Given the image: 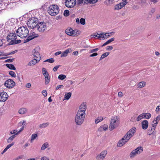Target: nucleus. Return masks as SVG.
I'll list each match as a JSON object with an SVG mask.
<instances>
[{
	"mask_svg": "<svg viewBox=\"0 0 160 160\" xmlns=\"http://www.w3.org/2000/svg\"><path fill=\"white\" fill-rule=\"evenodd\" d=\"M158 2L157 0H149L148 3L150 4H152V2L155 3Z\"/></svg>",
	"mask_w": 160,
	"mask_h": 160,
	"instance_id": "48",
	"label": "nucleus"
},
{
	"mask_svg": "<svg viewBox=\"0 0 160 160\" xmlns=\"http://www.w3.org/2000/svg\"><path fill=\"white\" fill-rule=\"evenodd\" d=\"M65 3L67 7L72 8L75 5L76 1V0H66Z\"/></svg>",
	"mask_w": 160,
	"mask_h": 160,
	"instance_id": "11",
	"label": "nucleus"
},
{
	"mask_svg": "<svg viewBox=\"0 0 160 160\" xmlns=\"http://www.w3.org/2000/svg\"><path fill=\"white\" fill-rule=\"evenodd\" d=\"M10 148V144L8 145L6 148L3 150V151L1 152V154H2L5 152L7 150Z\"/></svg>",
	"mask_w": 160,
	"mask_h": 160,
	"instance_id": "46",
	"label": "nucleus"
},
{
	"mask_svg": "<svg viewBox=\"0 0 160 160\" xmlns=\"http://www.w3.org/2000/svg\"><path fill=\"white\" fill-rule=\"evenodd\" d=\"M143 117L142 113L137 117L136 118V120L137 121H139L143 118H144Z\"/></svg>",
	"mask_w": 160,
	"mask_h": 160,
	"instance_id": "38",
	"label": "nucleus"
},
{
	"mask_svg": "<svg viewBox=\"0 0 160 160\" xmlns=\"http://www.w3.org/2000/svg\"><path fill=\"white\" fill-rule=\"evenodd\" d=\"M49 124V123L48 122H46V123H43L42 124H40L39 127L41 128H45L47 127Z\"/></svg>",
	"mask_w": 160,
	"mask_h": 160,
	"instance_id": "32",
	"label": "nucleus"
},
{
	"mask_svg": "<svg viewBox=\"0 0 160 160\" xmlns=\"http://www.w3.org/2000/svg\"><path fill=\"white\" fill-rule=\"evenodd\" d=\"M129 140L125 136L121 140H120L117 144L118 147H120L125 144Z\"/></svg>",
	"mask_w": 160,
	"mask_h": 160,
	"instance_id": "13",
	"label": "nucleus"
},
{
	"mask_svg": "<svg viewBox=\"0 0 160 160\" xmlns=\"http://www.w3.org/2000/svg\"><path fill=\"white\" fill-rule=\"evenodd\" d=\"M42 74L45 77L49 76V74L45 68H42Z\"/></svg>",
	"mask_w": 160,
	"mask_h": 160,
	"instance_id": "34",
	"label": "nucleus"
},
{
	"mask_svg": "<svg viewBox=\"0 0 160 160\" xmlns=\"http://www.w3.org/2000/svg\"><path fill=\"white\" fill-rule=\"evenodd\" d=\"M108 32L104 33V32H101V34H99L101 36H99V37H101V40H104L107 39L110 37V35H109Z\"/></svg>",
	"mask_w": 160,
	"mask_h": 160,
	"instance_id": "18",
	"label": "nucleus"
},
{
	"mask_svg": "<svg viewBox=\"0 0 160 160\" xmlns=\"http://www.w3.org/2000/svg\"><path fill=\"white\" fill-rule=\"evenodd\" d=\"M63 86L62 85H58V86L56 87V90H57L60 88H61L62 87L63 88Z\"/></svg>",
	"mask_w": 160,
	"mask_h": 160,
	"instance_id": "58",
	"label": "nucleus"
},
{
	"mask_svg": "<svg viewBox=\"0 0 160 160\" xmlns=\"http://www.w3.org/2000/svg\"><path fill=\"white\" fill-rule=\"evenodd\" d=\"M160 111V106H158L156 109V112H158Z\"/></svg>",
	"mask_w": 160,
	"mask_h": 160,
	"instance_id": "59",
	"label": "nucleus"
},
{
	"mask_svg": "<svg viewBox=\"0 0 160 160\" xmlns=\"http://www.w3.org/2000/svg\"><path fill=\"white\" fill-rule=\"evenodd\" d=\"M60 65H58L57 66L55 67L53 69V70L54 72H56L57 71L58 69L59 68V67H60Z\"/></svg>",
	"mask_w": 160,
	"mask_h": 160,
	"instance_id": "56",
	"label": "nucleus"
},
{
	"mask_svg": "<svg viewBox=\"0 0 160 160\" xmlns=\"http://www.w3.org/2000/svg\"><path fill=\"white\" fill-rule=\"evenodd\" d=\"M61 53H62V52L61 51H58V52H55V56H58L59 54H60Z\"/></svg>",
	"mask_w": 160,
	"mask_h": 160,
	"instance_id": "61",
	"label": "nucleus"
},
{
	"mask_svg": "<svg viewBox=\"0 0 160 160\" xmlns=\"http://www.w3.org/2000/svg\"><path fill=\"white\" fill-rule=\"evenodd\" d=\"M16 135V134H15L13 135L12 136H11V140H13L15 138Z\"/></svg>",
	"mask_w": 160,
	"mask_h": 160,
	"instance_id": "64",
	"label": "nucleus"
},
{
	"mask_svg": "<svg viewBox=\"0 0 160 160\" xmlns=\"http://www.w3.org/2000/svg\"><path fill=\"white\" fill-rule=\"evenodd\" d=\"M41 160H49L48 158L46 156H44L41 158Z\"/></svg>",
	"mask_w": 160,
	"mask_h": 160,
	"instance_id": "55",
	"label": "nucleus"
},
{
	"mask_svg": "<svg viewBox=\"0 0 160 160\" xmlns=\"http://www.w3.org/2000/svg\"><path fill=\"white\" fill-rule=\"evenodd\" d=\"M24 126H23L19 130V131H18L17 133H16V135H18L19 133H20V132H21L23 130V129H24Z\"/></svg>",
	"mask_w": 160,
	"mask_h": 160,
	"instance_id": "53",
	"label": "nucleus"
},
{
	"mask_svg": "<svg viewBox=\"0 0 160 160\" xmlns=\"http://www.w3.org/2000/svg\"><path fill=\"white\" fill-rule=\"evenodd\" d=\"M16 68L14 67V66L11 64V70H16Z\"/></svg>",
	"mask_w": 160,
	"mask_h": 160,
	"instance_id": "57",
	"label": "nucleus"
},
{
	"mask_svg": "<svg viewBox=\"0 0 160 160\" xmlns=\"http://www.w3.org/2000/svg\"><path fill=\"white\" fill-rule=\"evenodd\" d=\"M45 83L46 84H48L49 82H50V78L48 76H47V77H45Z\"/></svg>",
	"mask_w": 160,
	"mask_h": 160,
	"instance_id": "41",
	"label": "nucleus"
},
{
	"mask_svg": "<svg viewBox=\"0 0 160 160\" xmlns=\"http://www.w3.org/2000/svg\"><path fill=\"white\" fill-rule=\"evenodd\" d=\"M78 31L77 30H73L71 28H68L65 31L66 34L72 37H75L78 36L77 32Z\"/></svg>",
	"mask_w": 160,
	"mask_h": 160,
	"instance_id": "8",
	"label": "nucleus"
},
{
	"mask_svg": "<svg viewBox=\"0 0 160 160\" xmlns=\"http://www.w3.org/2000/svg\"><path fill=\"white\" fill-rule=\"evenodd\" d=\"M17 132H17V130H13V131L12 132H11V134H15L16 133H17Z\"/></svg>",
	"mask_w": 160,
	"mask_h": 160,
	"instance_id": "62",
	"label": "nucleus"
},
{
	"mask_svg": "<svg viewBox=\"0 0 160 160\" xmlns=\"http://www.w3.org/2000/svg\"><path fill=\"white\" fill-rule=\"evenodd\" d=\"M146 84V83L144 82H139L138 84V87L139 88H142L144 87Z\"/></svg>",
	"mask_w": 160,
	"mask_h": 160,
	"instance_id": "33",
	"label": "nucleus"
},
{
	"mask_svg": "<svg viewBox=\"0 0 160 160\" xmlns=\"http://www.w3.org/2000/svg\"><path fill=\"white\" fill-rule=\"evenodd\" d=\"M10 82V79H9L6 81L4 83L5 86L9 88H10V84H9Z\"/></svg>",
	"mask_w": 160,
	"mask_h": 160,
	"instance_id": "36",
	"label": "nucleus"
},
{
	"mask_svg": "<svg viewBox=\"0 0 160 160\" xmlns=\"http://www.w3.org/2000/svg\"><path fill=\"white\" fill-rule=\"evenodd\" d=\"M36 28L39 32H43L47 28L46 23L43 22L38 23Z\"/></svg>",
	"mask_w": 160,
	"mask_h": 160,
	"instance_id": "7",
	"label": "nucleus"
},
{
	"mask_svg": "<svg viewBox=\"0 0 160 160\" xmlns=\"http://www.w3.org/2000/svg\"><path fill=\"white\" fill-rule=\"evenodd\" d=\"M109 54V52H106L103 54L101 56V57L99 59V60H101L102 59L104 58L107 57Z\"/></svg>",
	"mask_w": 160,
	"mask_h": 160,
	"instance_id": "35",
	"label": "nucleus"
},
{
	"mask_svg": "<svg viewBox=\"0 0 160 160\" xmlns=\"http://www.w3.org/2000/svg\"><path fill=\"white\" fill-rule=\"evenodd\" d=\"M40 60L39 59L34 58V59L30 61L28 64V66H32L38 63L39 61Z\"/></svg>",
	"mask_w": 160,
	"mask_h": 160,
	"instance_id": "19",
	"label": "nucleus"
},
{
	"mask_svg": "<svg viewBox=\"0 0 160 160\" xmlns=\"http://www.w3.org/2000/svg\"><path fill=\"white\" fill-rule=\"evenodd\" d=\"M107 151L106 150H104L101 152L100 154H98L96 158L98 159H100L103 160L106 157L107 154Z\"/></svg>",
	"mask_w": 160,
	"mask_h": 160,
	"instance_id": "14",
	"label": "nucleus"
},
{
	"mask_svg": "<svg viewBox=\"0 0 160 160\" xmlns=\"http://www.w3.org/2000/svg\"><path fill=\"white\" fill-rule=\"evenodd\" d=\"M143 118L147 119H150L151 116V114L149 113H142Z\"/></svg>",
	"mask_w": 160,
	"mask_h": 160,
	"instance_id": "26",
	"label": "nucleus"
},
{
	"mask_svg": "<svg viewBox=\"0 0 160 160\" xmlns=\"http://www.w3.org/2000/svg\"><path fill=\"white\" fill-rule=\"evenodd\" d=\"M38 37V35H37V36H34V35H30V36L28 37L27 39L25 40L24 41V42L26 43V42H29L30 40L34 38H35L36 37Z\"/></svg>",
	"mask_w": 160,
	"mask_h": 160,
	"instance_id": "24",
	"label": "nucleus"
},
{
	"mask_svg": "<svg viewBox=\"0 0 160 160\" xmlns=\"http://www.w3.org/2000/svg\"><path fill=\"white\" fill-rule=\"evenodd\" d=\"M72 93L70 92H67L66 93L64 96V97L63 99V100H68L70 97H71Z\"/></svg>",
	"mask_w": 160,
	"mask_h": 160,
	"instance_id": "27",
	"label": "nucleus"
},
{
	"mask_svg": "<svg viewBox=\"0 0 160 160\" xmlns=\"http://www.w3.org/2000/svg\"><path fill=\"white\" fill-rule=\"evenodd\" d=\"M11 76L13 78H15L16 75L15 72L12 71H11Z\"/></svg>",
	"mask_w": 160,
	"mask_h": 160,
	"instance_id": "49",
	"label": "nucleus"
},
{
	"mask_svg": "<svg viewBox=\"0 0 160 160\" xmlns=\"http://www.w3.org/2000/svg\"><path fill=\"white\" fill-rule=\"evenodd\" d=\"M98 55V53H93L92 54H91L90 55V57H94L97 56Z\"/></svg>",
	"mask_w": 160,
	"mask_h": 160,
	"instance_id": "60",
	"label": "nucleus"
},
{
	"mask_svg": "<svg viewBox=\"0 0 160 160\" xmlns=\"http://www.w3.org/2000/svg\"><path fill=\"white\" fill-rule=\"evenodd\" d=\"M113 47L112 46H108L106 47V49L108 51H110L112 49Z\"/></svg>",
	"mask_w": 160,
	"mask_h": 160,
	"instance_id": "52",
	"label": "nucleus"
},
{
	"mask_svg": "<svg viewBox=\"0 0 160 160\" xmlns=\"http://www.w3.org/2000/svg\"><path fill=\"white\" fill-rule=\"evenodd\" d=\"M25 121L23 120L21 121L19 123V124L20 126L23 125V126H24V125H25Z\"/></svg>",
	"mask_w": 160,
	"mask_h": 160,
	"instance_id": "54",
	"label": "nucleus"
},
{
	"mask_svg": "<svg viewBox=\"0 0 160 160\" xmlns=\"http://www.w3.org/2000/svg\"><path fill=\"white\" fill-rule=\"evenodd\" d=\"M49 146V143L48 142H46L42 144L41 148V150H44Z\"/></svg>",
	"mask_w": 160,
	"mask_h": 160,
	"instance_id": "29",
	"label": "nucleus"
},
{
	"mask_svg": "<svg viewBox=\"0 0 160 160\" xmlns=\"http://www.w3.org/2000/svg\"><path fill=\"white\" fill-rule=\"evenodd\" d=\"M33 57L34 58H36L39 59V60L40 59V55L38 52V51L35 49H34L33 50Z\"/></svg>",
	"mask_w": 160,
	"mask_h": 160,
	"instance_id": "20",
	"label": "nucleus"
},
{
	"mask_svg": "<svg viewBox=\"0 0 160 160\" xmlns=\"http://www.w3.org/2000/svg\"><path fill=\"white\" fill-rule=\"evenodd\" d=\"M66 78V76L63 74H60L59 75L58 78L61 80H63Z\"/></svg>",
	"mask_w": 160,
	"mask_h": 160,
	"instance_id": "39",
	"label": "nucleus"
},
{
	"mask_svg": "<svg viewBox=\"0 0 160 160\" xmlns=\"http://www.w3.org/2000/svg\"><path fill=\"white\" fill-rule=\"evenodd\" d=\"M69 15V11L68 10H65L64 12V15L65 16H68Z\"/></svg>",
	"mask_w": 160,
	"mask_h": 160,
	"instance_id": "45",
	"label": "nucleus"
},
{
	"mask_svg": "<svg viewBox=\"0 0 160 160\" xmlns=\"http://www.w3.org/2000/svg\"><path fill=\"white\" fill-rule=\"evenodd\" d=\"M98 0H77V4H93L96 3Z\"/></svg>",
	"mask_w": 160,
	"mask_h": 160,
	"instance_id": "10",
	"label": "nucleus"
},
{
	"mask_svg": "<svg viewBox=\"0 0 160 160\" xmlns=\"http://www.w3.org/2000/svg\"><path fill=\"white\" fill-rule=\"evenodd\" d=\"M86 109V103L82 102L75 116V121L77 125H80L83 123L85 118Z\"/></svg>",
	"mask_w": 160,
	"mask_h": 160,
	"instance_id": "2",
	"label": "nucleus"
},
{
	"mask_svg": "<svg viewBox=\"0 0 160 160\" xmlns=\"http://www.w3.org/2000/svg\"><path fill=\"white\" fill-rule=\"evenodd\" d=\"M108 127L107 125H104L99 127L98 129V130L100 132L106 131L108 130Z\"/></svg>",
	"mask_w": 160,
	"mask_h": 160,
	"instance_id": "21",
	"label": "nucleus"
},
{
	"mask_svg": "<svg viewBox=\"0 0 160 160\" xmlns=\"http://www.w3.org/2000/svg\"><path fill=\"white\" fill-rule=\"evenodd\" d=\"M143 148L142 147H139L133 150L130 152L129 154L130 157L131 158H133L138 155L139 154L143 151Z\"/></svg>",
	"mask_w": 160,
	"mask_h": 160,
	"instance_id": "6",
	"label": "nucleus"
},
{
	"mask_svg": "<svg viewBox=\"0 0 160 160\" xmlns=\"http://www.w3.org/2000/svg\"><path fill=\"white\" fill-rule=\"evenodd\" d=\"M154 119V121H156V123L152 124V127L156 128L158 122L160 120V115L157 116Z\"/></svg>",
	"mask_w": 160,
	"mask_h": 160,
	"instance_id": "22",
	"label": "nucleus"
},
{
	"mask_svg": "<svg viewBox=\"0 0 160 160\" xmlns=\"http://www.w3.org/2000/svg\"><path fill=\"white\" fill-rule=\"evenodd\" d=\"M48 13L52 16H55L59 12V8L58 5H52L48 8Z\"/></svg>",
	"mask_w": 160,
	"mask_h": 160,
	"instance_id": "4",
	"label": "nucleus"
},
{
	"mask_svg": "<svg viewBox=\"0 0 160 160\" xmlns=\"http://www.w3.org/2000/svg\"><path fill=\"white\" fill-rule=\"evenodd\" d=\"M27 112V109L25 108H20L19 111L18 112L21 114H25Z\"/></svg>",
	"mask_w": 160,
	"mask_h": 160,
	"instance_id": "25",
	"label": "nucleus"
},
{
	"mask_svg": "<svg viewBox=\"0 0 160 160\" xmlns=\"http://www.w3.org/2000/svg\"><path fill=\"white\" fill-rule=\"evenodd\" d=\"M11 23H13V25H11V29L14 30L17 26V20L14 18L11 19Z\"/></svg>",
	"mask_w": 160,
	"mask_h": 160,
	"instance_id": "16",
	"label": "nucleus"
},
{
	"mask_svg": "<svg viewBox=\"0 0 160 160\" xmlns=\"http://www.w3.org/2000/svg\"><path fill=\"white\" fill-rule=\"evenodd\" d=\"M119 120L117 116L112 117L110 121L109 129L112 131L118 127L119 124Z\"/></svg>",
	"mask_w": 160,
	"mask_h": 160,
	"instance_id": "3",
	"label": "nucleus"
},
{
	"mask_svg": "<svg viewBox=\"0 0 160 160\" xmlns=\"http://www.w3.org/2000/svg\"><path fill=\"white\" fill-rule=\"evenodd\" d=\"M54 61V59L53 58H51L46 60L44 61V62H48L50 63H52Z\"/></svg>",
	"mask_w": 160,
	"mask_h": 160,
	"instance_id": "42",
	"label": "nucleus"
},
{
	"mask_svg": "<svg viewBox=\"0 0 160 160\" xmlns=\"http://www.w3.org/2000/svg\"><path fill=\"white\" fill-rule=\"evenodd\" d=\"M42 93L44 97H45L47 96V93L46 90H43L42 92Z\"/></svg>",
	"mask_w": 160,
	"mask_h": 160,
	"instance_id": "50",
	"label": "nucleus"
},
{
	"mask_svg": "<svg viewBox=\"0 0 160 160\" xmlns=\"http://www.w3.org/2000/svg\"><path fill=\"white\" fill-rule=\"evenodd\" d=\"M71 49L68 48L63 52L61 55V57H66L68 55V54L70 52Z\"/></svg>",
	"mask_w": 160,
	"mask_h": 160,
	"instance_id": "23",
	"label": "nucleus"
},
{
	"mask_svg": "<svg viewBox=\"0 0 160 160\" xmlns=\"http://www.w3.org/2000/svg\"><path fill=\"white\" fill-rule=\"evenodd\" d=\"M16 85L15 82L13 80L11 79V88L13 87Z\"/></svg>",
	"mask_w": 160,
	"mask_h": 160,
	"instance_id": "44",
	"label": "nucleus"
},
{
	"mask_svg": "<svg viewBox=\"0 0 160 160\" xmlns=\"http://www.w3.org/2000/svg\"><path fill=\"white\" fill-rule=\"evenodd\" d=\"M98 50L99 49L98 48H96L94 49H92L90 51V53H93V52H96L98 51Z\"/></svg>",
	"mask_w": 160,
	"mask_h": 160,
	"instance_id": "51",
	"label": "nucleus"
},
{
	"mask_svg": "<svg viewBox=\"0 0 160 160\" xmlns=\"http://www.w3.org/2000/svg\"><path fill=\"white\" fill-rule=\"evenodd\" d=\"M101 34V32H99V33H96L91 35V38L97 37L100 40H101V37H99V36H101V35H99V34Z\"/></svg>",
	"mask_w": 160,
	"mask_h": 160,
	"instance_id": "28",
	"label": "nucleus"
},
{
	"mask_svg": "<svg viewBox=\"0 0 160 160\" xmlns=\"http://www.w3.org/2000/svg\"><path fill=\"white\" fill-rule=\"evenodd\" d=\"M16 32L17 35L22 38L27 37L29 33L28 28L24 26L20 27L17 29L11 31V45L19 43L21 42L19 40H16L17 37L15 33Z\"/></svg>",
	"mask_w": 160,
	"mask_h": 160,
	"instance_id": "1",
	"label": "nucleus"
},
{
	"mask_svg": "<svg viewBox=\"0 0 160 160\" xmlns=\"http://www.w3.org/2000/svg\"><path fill=\"white\" fill-rule=\"evenodd\" d=\"M37 136L38 135L36 134H32L31 136V142H32V141L34 140L37 137Z\"/></svg>",
	"mask_w": 160,
	"mask_h": 160,
	"instance_id": "40",
	"label": "nucleus"
},
{
	"mask_svg": "<svg viewBox=\"0 0 160 160\" xmlns=\"http://www.w3.org/2000/svg\"><path fill=\"white\" fill-rule=\"evenodd\" d=\"M80 23L82 25H84L85 24V20L84 18H81L80 20Z\"/></svg>",
	"mask_w": 160,
	"mask_h": 160,
	"instance_id": "43",
	"label": "nucleus"
},
{
	"mask_svg": "<svg viewBox=\"0 0 160 160\" xmlns=\"http://www.w3.org/2000/svg\"><path fill=\"white\" fill-rule=\"evenodd\" d=\"M118 95L119 97H122V93L121 92H118Z\"/></svg>",
	"mask_w": 160,
	"mask_h": 160,
	"instance_id": "63",
	"label": "nucleus"
},
{
	"mask_svg": "<svg viewBox=\"0 0 160 160\" xmlns=\"http://www.w3.org/2000/svg\"><path fill=\"white\" fill-rule=\"evenodd\" d=\"M8 97V96L6 92H3L0 93V102H5Z\"/></svg>",
	"mask_w": 160,
	"mask_h": 160,
	"instance_id": "12",
	"label": "nucleus"
},
{
	"mask_svg": "<svg viewBox=\"0 0 160 160\" xmlns=\"http://www.w3.org/2000/svg\"><path fill=\"white\" fill-rule=\"evenodd\" d=\"M155 128L154 127L153 128L152 127L149 128L148 131V134L149 135H151L153 132L155 130Z\"/></svg>",
	"mask_w": 160,
	"mask_h": 160,
	"instance_id": "31",
	"label": "nucleus"
},
{
	"mask_svg": "<svg viewBox=\"0 0 160 160\" xmlns=\"http://www.w3.org/2000/svg\"><path fill=\"white\" fill-rule=\"evenodd\" d=\"M103 118L102 117H98V118L95 120V123L97 124L99 122L102 121L103 120Z\"/></svg>",
	"mask_w": 160,
	"mask_h": 160,
	"instance_id": "37",
	"label": "nucleus"
},
{
	"mask_svg": "<svg viewBox=\"0 0 160 160\" xmlns=\"http://www.w3.org/2000/svg\"><path fill=\"white\" fill-rule=\"evenodd\" d=\"M127 3L128 2L126 1H124L120 3L115 6V9L116 10H118L122 8V7H124Z\"/></svg>",
	"mask_w": 160,
	"mask_h": 160,
	"instance_id": "15",
	"label": "nucleus"
},
{
	"mask_svg": "<svg viewBox=\"0 0 160 160\" xmlns=\"http://www.w3.org/2000/svg\"><path fill=\"white\" fill-rule=\"evenodd\" d=\"M142 128L144 130L147 129L148 126V122L147 120H144L141 122Z\"/></svg>",
	"mask_w": 160,
	"mask_h": 160,
	"instance_id": "17",
	"label": "nucleus"
},
{
	"mask_svg": "<svg viewBox=\"0 0 160 160\" xmlns=\"http://www.w3.org/2000/svg\"><path fill=\"white\" fill-rule=\"evenodd\" d=\"M38 19L35 18H29L27 22L28 27L31 29L36 28L38 23Z\"/></svg>",
	"mask_w": 160,
	"mask_h": 160,
	"instance_id": "5",
	"label": "nucleus"
},
{
	"mask_svg": "<svg viewBox=\"0 0 160 160\" xmlns=\"http://www.w3.org/2000/svg\"><path fill=\"white\" fill-rule=\"evenodd\" d=\"M136 131V128L135 127H132L126 134L125 136L129 140L133 136Z\"/></svg>",
	"mask_w": 160,
	"mask_h": 160,
	"instance_id": "9",
	"label": "nucleus"
},
{
	"mask_svg": "<svg viewBox=\"0 0 160 160\" xmlns=\"http://www.w3.org/2000/svg\"><path fill=\"white\" fill-rule=\"evenodd\" d=\"M112 2L111 0H106L105 3L107 5H109L112 3Z\"/></svg>",
	"mask_w": 160,
	"mask_h": 160,
	"instance_id": "47",
	"label": "nucleus"
},
{
	"mask_svg": "<svg viewBox=\"0 0 160 160\" xmlns=\"http://www.w3.org/2000/svg\"><path fill=\"white\" fill-rule=\"evenodd\" d=\"M115 40V38H110V39L108 40L107 42H106L104 44L102 45V47H103L108 45V44L110 43L111 42L114 41Z\"/></svg>",
	"mask_w": 160,
	"mask_h": 160,
	"instance_id": "30",
	"label": "nucleus"
}]
</instances>
